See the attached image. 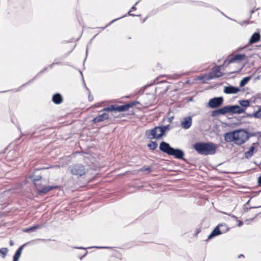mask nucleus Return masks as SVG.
I'll use <instances>...</instances> for the list:
<instances>
[{"label":"nucleus","instance_id":"1","mask_svg":"<svg viewBox=\"0 0 261 261\" xmlns=\"http://www.w3.org/2000/svg\"><path fill=\"white\" fill-rule=\"evenodd\" d=\"M224 138L227 142H233L237 145H242L248 140L249 134L245 129H240L226 134Z\"/></svg>","mask_w":261,"mask_h":261},{"label":"nucleus","instance_id":"2","mask_svg":"<svg viewBox=\"0 0 261 261\" xmlns=\"http://www.w3.org/2000/svg\"><path fill=\"white\" fill-rule=\"evenodd\" d=\"M194 148L200 154H212L215 153L217 146L212 143H197Z\"/></svg>","mask_w":261,"mask_h":261},{"label":"nucleus","instance_id":"3","mask_svg":"<svg viewBox=\"0 0 261 261\" xmlns=\"http://www.w3.org/2000/svg\"><path fill=\"white\" fill-rule=\"evenodd\" d=\"M170 129L169 125L155 127L153 129L147 130L145 135L150 139H159L164 135L165 132H168Z\"/></svg>","mask_w":261,"mask_h":261},{"label":"nucleus","instance_id":"4","mask_svg":"<svg viewBox=\"0 0 261 261\" xmlns=\"http://www.w3.org/2000/svg\"><path fill=\"white\" fill-rule=\"evenodd\" d=\"M160 149L163 152L170 155L174 156L177 159H182L184 155V153L182 150L178 149H174L168 143L165 142L161 143Z\"/></svg>","mask_w":261,"mask_h":261},{"label":"nucleus","instance_id":"5","mask_svg":"<svg viewBox=\"0 0 261 261\" xmlns=\"http://www.w3.org/2000/svg\"><path fill=\"white\" fill-rule=\"evenodd\" d=\"M247 58L244 54H236L229 57L224 62L225 64L236 63L240 64V69H242L247 62Z\"/></svg>","mask_w":261,"mask_h":261},{"label":"nucleus","instance_id":"6","mask_svg":"<svg viewBox=\"0 0 261 261\" xmlns=\"http://www.w3.org/2000/svg\"><path fill=\"white\" fill-rule=\"evenodd\" d=\"M229 228L225 224H220L218 225L208 236V239L210 240L214 237L220 235L228 231Z\"/></svg>","mask_w":261,"mask_h":261},{"label":"nucleus","instance_id":"7","mask_svg":"<svg viewBox=\"0 0 261 261\" xmlns=\"http://www.w3.org/2000/svg\"><path fill=\"white\" fill-rule=\"evenodd\" d=\"M131 104H126L122 106H111L110 107L104 109L105 111H118L123 112L127 111L128 109L132 107Z\"/></svg>","mask_w":261,"mask_h":261},{"label":"nucleus","instance_id":"8","mask_svg":"<svg viewBox=\"0 0 261 261\" xmlns=\"http://www.w3.org/2000/svg\"><path fill=\"white\" fill-rule=\"evenodd\" d=\"M223 101V99L221 97H215L210 99L207 106L208 107L214 109L220 106Z\"/></svg>","mask_w":261,"mask_h":261},{"label":"nucleus","instance_id":"9","mask_svg":"<svg viewBox=\"0 0 261 261\" xmlns=\"http://www.w3.org/2000/svg\"><path fill=\"white\" fill-rule=\"evenodd\" d=\"M70 171L72 174L79 176L83 175L85 173V168L81 165H74L71 167Z\"/></svg>","mask_w":261,"mask_h":261},{"label":"nucleus","instance_id":"10","mask_svg":"<svg viewBox=\"0 0 261 261\" xmlns=\"http://www.w3.org/2000/svg\"><path fill=\"white\" fill-rule=\"evenodd\" d=\"M229 114H241L245 112L246 109L238 105L229 106Z\"/></svg>","mask_w":261,"mask_h":261},{"label":"nucleus","instance_id":"11","mask_svg":"<svg viewBox=\"0 0 261 261\" xmlns=\"http://www.w3.org/2000/svg\"><path fill=\"white\" fill-rule=\"evenodd\" d=\"M220 67L218 66L215 67L213 70L212 75L208 77H206V79H210L220 77L222 75V73L220 71Z\"/></svg>","mask_w":261,"mask_h":261},{"label":"nucleus","instance_id":"12","mask_svg":"<svg viewBox=\"0 0 261 261\" xmlns=\"http://www.w3.org/2000/svg\"><path fill=\"white\" fill-rule=\"evenodd\" d=\"M227 113L229 114V106L224 107L222 108L221 109H220L217 111H214L213 115H214V116L219 115L221 114L225 115Z\"/></svg>","mask_w":261,"mask_h":261},{"label":"nucleus","instance_id":"13","mask_svg":"<svg viewBox=\"0 0 261 261\" xmlns=\"http://www.w3.org/2000/svg\"><path fill=\"white\" fill-rule=\"evenodd\" d=\"M240 90V89L238 87L230 86L225 87L224 92L227 94H236L239 92Z\"/></svg>","mask_w":261,"mask_h":261},{"label":"nucleus","instance_id":"14","mask_svg":"<svg viewBox=\"0 0 261 261\" xmlns=\"http://www.w3.org/2000/svg\"><path fill=\"white\" fill-rule=\"evenodd\" d=\"M192 124V118L191 117L185 118L181 123L182 127L185 129L189 128Z\"/></svg>","mask_w":261,"mask_h":261},{"label":"nucleus","instance_id":"15","mask_svg":"<svg viewBox=\"0 0 261 261\" xmlns=\"http://www.w3.org/2000/svg\"><path fill=\"white\" fill-rule=\"evenodd\" d=\"M109 118V115L107 113H104L100 115L93 119V121L94 123L101 122L105 120H107Z\"/></svg>","mask_w":261,"mask_h":261},{"label":"nucleus","instance_id":"16","mask_svg":"<svg viewBox=\"0 0 261 261\" xmlns=\"http://www.w3.org/2000/svg\"><path fill=\"white\" fill-rule=\"evenodd\" d=\"M24 245L20 246L16 251L13 256V261H18L22 251Z\"/></svg>","mask_w":261,"mask_h":261},{"label":"nucleus","instance_id":"17","mask_svg":"<svg viewBox=\"0 0 261 261\" xmlns=\"http://www.w3.org/2000/svg\"><path fill=\"white\" fill-rule=\"evenodd\" d=\"M260 39V35L258 33H254L250 39L249 43L252 44L257 42Z\"/></svg>","mask_w":261,"mask_h":261},{"label":"nucleus","instance_id":"18","mask_svg":"<svg viewBox=\"0 0 261 261\" xmlns=\"http://www.w3.org/2000/svg\"><path fill=\"white\" fill-rule=\"evenodd\" d=\"M247 116L256 119H261V106L256 112L253 114H247Z\"/></svg>","mask_w":261,"mask_h":261},{"label":"nucleus","instance_id":"19","mask_svg":"<svg viewBox=\"0 0 261 261\" xmlns=\"http://www.w3.org/2000/svg\"><path fill=\"white\" fill-rule=\"evenodd\" d=\"M53 101L57 104L60 103L62 101V97L61 95L56 94L53 97Z\"/></svg>","mask_w":261,"mask_h":261},{"label":"nucleus","instance_id":"20","mask_svg":"<svg viewBox=\"0 0 261 261\" xmlns=\"http://www.w3.org/2000/svg\"><path fill=\"white\" fill-rule=\"evenodd\" d=\"M57 187H53V186H47L44 187L42 189H39V188L37 189L38 192L40 193H46L49 191L51 190V189H53L54 188H56Z\"/></svg>","mask_w":261,"mask_h":261},{"label":"nucleus","instance_id":"21","mask_svg":"<svg viewBox=\"0 0 261 261\" xmlns=\"http://www.w3.org/2000/svg\"><path fill=\"white\" fill-rule=\"evenodd\" d=\"M239 103L243 107L245 108L246 109V108L249 107L250 106V101L249 100H241L239 101Z\"/></svg>","mask_w":261,"mask_h":261},{"label":"nucleus","instance_id":"22","mask_svg":"<svg viewBox=\"0 0 261 261\" xmlns=\"http://www.w3.org/2000/svg\"><path fill=\"white\" fill-rule=\"evenodd\" d=\"M254 150V147L251 146L249 148V150L248 151H246L245 153V156L246 158H250L253 154Z\"/></svg>","mask_w":261,"mask_h":261},{"label":"nucleus","instance_id":"23","mask_svg":"<svg viewBox=\"0 0 261 261\" xmlns=\"http://www.w3.org/2000/svg\"><path fill=\"white\" fill-rule=\"evenodd\" d=\"M251 77L250 76H247L246 77H244L242 79V80L240 83V86L241 87L244 86L250 80Z\"/></svg>","mask_w":261,"mask_h":261},{"label":"nucleus","instance_id":"24","mask_svg":"<svg viewBox=\"0 0 261 261\" xmlns=\"http://www.w3.org/2000/svg\"><path fill=\"white\" fill-rule=\"evenodd\" d=\"M8 252V249L7 248H3L0 249V253L2 255L3 258L5 257Z\"/></svg>","mask_w":261,"mask_h":261},{"label":"nucleus","instance_id":"25","mask_svg":"<svg viewBox=\"0 0 261 261\" xmlns=\"http://www.w3.org/2000/svg\"><path fill=\"white\" fill-rule=\"evenodd\" d=\"M148 147L151 150H154L157 147V144L154 142H151L148 144Z\"/></svg>","mask_w":261,"mask_h":261},{"label":"nucleus","instance_id":"26","mask_svg":"<svg viewBox=\"0 0 261 261\" xmlns=\"http://www.w3.org/2000/svg\"><path fill=\"white\" fill-rule=\"evenodd\" d=\"M39 227V225H36V226H33L32 227H30L29 228H28V229H25L24 230L25 231H34L35 230L36 228H38Z\"/></svg>","mask_w":261,"mask_h":261},{"label":"nucleus","instance_id":"27","mask_svg":"<svg viewBox=\"0 0 261 261\" xmlns=\"http://www.w3.org/2000/svg\"><path fill=\"white\" fill-rule=\"evenodd\" d=\"M31 178L33 180H39V179L41 178V177L40 176H38L37 178H34V177L33 176H31Z\"/></svg>","mask_w":261,"mask_h":261},{"label":"nucleus","instance_id":"28","mask_svg":"<svg viewBox=\"0 0 261 261\" xmlns=\"http://www.w3.org/2000/svg\"><path fill=\"white\" fill-rule=\"evenodd\" d=\"M173 117H170L169 119H168V122H171L173 120Z\"/></svg>","mask_w":261,"mask_h":261},{"label":"nucleus","instance_id":"29","mask_svg":"<svg viewBox=\"0 0 261 261\" xmlns=\"http://www.w3.org/2000/svg\"><path fill=\"white\" fill-rule=\"evenodd\" d=\"M258 181L259 184L261 185V177H259L258 178Z\"/></svg>","mask_w":261,"mask_h":261},{"label":"nucleus","instance_id":"30","mask_svg":"<svg viewBox=\"0 0 261 261\" xmlns=\"http://www.w3.org/2000/svg\"><path fill=\"white\" fill-rule=\"evenodd\" d=\"M9 243H10V246H13L14 244L13 242L12 241H10Z\"/></svg>","mask_w":261,"mask_h":261},{"label":"nucleus","instance_id":"31","mask_svg":"<svg viewBox=\"0 0 261 261\" xmlns=\"http://www.w3.org/2000/svg\"><path fill=\"white\" fill-rule=\"evenodd\" d=\"M135 9H136V8H135V6H133V7L132 8V9H131V10H135Z\"/></svg>","mask_w":261,"mask_h":261},{"label":"nucleus","instance_id":"32","mask_svg":"<svg viewBox=\"0 0 261 261\" xmlns=\"http://www.w3.org/2000/svg\"><path fill=\"white\" fill-rule=\"evenodd\" d=\"M242 225V222H240L239 224V226H240Z\"/></svg>","mask_w":261,"mask_h":261},{"label":"nucleus","instance_id":"33","mask_svg":"<svg viewBox=\"0 0 261 261\" xmlns=\"http://www.w3.org/2000/svg\"><path fill=\"white\" fill-rule=\"evenodd\" d=\"M98 248H101L102 247H98Z\"/></svg>","mask_w":261,"mask_h":261}]
</instances>
